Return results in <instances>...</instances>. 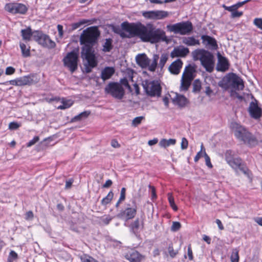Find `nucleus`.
Returning <instances> with one entry per match:
<instances>
[{
	"label": "nucleus",
	"instance_id": "46",
	"mask_svg": "<svg viewBox=\"0 0 262 262\" xmlns=\"http://www.w3.org/2000/svg\"><path fill=\"white\" fill-rule=\"evenodd\" d=\"M112 219L113 217L108 215H104L100 218L101 222L105 225H108Z\"/></svg>",
	"mask_w": 262,
	"mask_h": 262
},
{
	"label": "nucleus",
	"instance_id": "53",
	"mask_svg": "<svg viewBox=\"0 0 262 262\" xmlns=\"http://www.w3.org/2000/svg\"><path fill=\"white\" fill-rule=\"evenodd\" d=\"M20 125L16 122H11L9 124V128L11 130H15L20 127Z\"/></svg>",
	"mask_w": 262,
	"mask_h": 262
},
{
	"label": "nucleus",
	"instance_id": "56",
	"mask_svg": "<svg viewBox=\"0 0 262 262\" xmlns=\"http://www.w3.org/2000/svg\"><path fill=\"white\" fill-rule=\"evenodd\" d=\"M15 72V69L12 67H8L5 71V74L7 75L13 74Z\"/></svg>",
	"mask_w": 262,
	"mask_h": 262
},
{
	"label": "nucleus",
	"instance_id": "8",
	"mask_svg": "<svg viewBox=\"0 0 262 262\" xmlns=\"http://www.w3.org/2000/svg\"><path fill=\"white\" fill-rule=\"evenodd\" d=\"M106 94L111 95L113 97L121 100L124 97L125 91L122 85L118 82H111L105 88Z\"/></svg>",
	"mask_w": 262,
	"mask_h": 262
},
{
	"label": "nucleus",
	"instance_id": "62",
	"mask_svg": "<svg viewBox=\"0 0 262 262\" xmlns=\"http://www.w3.org/2000/svg\"><path fill=\"white\" fill-rule=\"evenodd\" d=\"M113 184V182L111 180H107L105 183L103 185V188H108L110 187Z\"/></svg>",
	"mask_w": 262,
	"mask_h": 262
},
{
	"label": "nucleus",
	"instance_id": "21",
	"mask_svg": "<svg viewBox=\"0 0 262 262\" xmlns=\"http://www.w3.org/2000/svg\"><path fill=\"white\" fill-rule=\"evenodd\" d=\"M34 75H30L18 78L19 86L25 85H32L37 82L36 79Z\"/></svg>",
	"mask_w": 262,
	"mask_h": 262
},
{
	"label": "nucleus",
	"instance_id": "20",
	"mask_svg": "<svg viewBox=\"0 0 262 262\" xmlns=\"http://www.w3.org/2000/svg\"><path fill=\"white\" fill-rule=\"evenodd\" d=\"M183 62L180 59H177L172 62L168 68L169 72L173 75H178L182 68Z\"/></svg>",
	"mask_w": 262,
	"mask_h": 262
},
{
	"label": "nucleus",
	"instance_id": "19",
	"mask_svg": "<svg viewBox=\"0 0 262 262\" xmlns=\"http://www.w3.org/2000/svg\"><path fill=\"white\" fill-rule=\"evenodd\" d=\"M201 39H202V43L207 48L211 50L217 49V41L214 38L207 35H203L201 36Z\"/></svg>",
	"mask_w": 262,
	"mask_h": 262
},
{
	"label": "nucleus",
	"instance_id": "59",
	"mask_svg": "<svg viewBox=\"0 0 262 262\" xmlns=\"http://www.w3.org/2000/svg\"><path fill=\"white\" fill-rule=\"evenodd\" d=\"M148 187L151 189V199L154 200L157 198V195L156 192V189L154 186H151L150 185H148Z\"/></svg>",
	"mask_w": 262,
	"mask_h": 262
},
{
	"label": "nucleus",
	"instance_id": "27",
	"mask_svg": "<svg viewBox=\"0 0 262 262\" xmlns=\"http://www.w3.org/2000/svg\"><path fill=\"white\" fill-rule=\"evenodd\" d=\"M194 72L195 69L194 67L191 64H188L185 67L182 76L185 77V78L193 79L194 78Z\"/></svg>",
	"mask_w": 262,
	"mask_h": 262
},
{
	"label": "nucleus",
	"instance_id": "3",
	"mask_svg": "<svg viewBox=\"0 0 262 262\" xmlns=\"http://www.w3.org/2000/svg\"><path fill=\"white\" fill-rule=\"evenodd\" d=\"M230 128L234 132L235 136L239 140L249 146H254L257 144L256 138L249 133L246 128L236 122H232L230 125Z\"/></svg>",
	"mask_w": 262,
	"mask_h": 262
},
{
	"label": "nucleus",
	"instance_id": "10",
	"mask_svg": "<svg viewBox=\"0 0 262 262\" xmlns=\"http://www.w3.org/2000/svg\"><path fill=\"white\" fill-rule=\"evenodd\" d=\"M34 40L43 47L48 49H53L56 46L55 42L51 39L49 36L40 31H34Z\"/></svg>",
	"mask_w": 262,
	"mask_h": 262
},
{
	"label": "nucleus",
	"instance_id": "9",
	"mask_svg": "<svg viewBox=\"0 0 262 262\" xmlns=\"http://www.w3.org/2000/svg\"><path fill=\"white\" fill-rule=\"evenodd\" d=\"M226 81L225 87L230 86L236 90H243L244 88V83L243 79L233 73L228 74L224 79Z\"/></svg>",
	"mask_w": 262,
	"mask_h": 262
},
{
	"label": "nucleus",
	"instance_id": "43",
	"mask_svg": "<svg viewBox=\"0 0 262 262\" xmlns=\"http://www.w3.org/2000/svg\"><path fill=\"white\" fill-rule=\"evenodd\" d=\"M17 258V254L14 251L11 250L7 258V262H13L14 260H16Z\"/></svg>",
	"mask_w": 262,
	"mask_h": 262
},
{
	"label": "nucleus",
	"instance_id": "36",
	"mask_svg": "<svg viewBox=\"0 0 262 262\" xmlns=\"http://www.w3.org/2000/svg\"><path fill=\"white\" fill-rule=\"evenodd\" d=\"M113 196L114 193L112 191H110L107 194V195L101 200V205L104 206L109 204L113 199Z\"/></svg>",
	"mask_w": 262,
	"mask_h": 262
},
{
	"label": "nucleus",
	"instance_id": "64",
	"mask_svg": "<svg viewBox=\"0 0 262 262\" xmlns=\"http://www.w3.org/2000/svg\"><path fill=\"white\" fill-rule=\"evenodd\" d=\"M111 145L114 148H118L120 146L118 142L116 140H113L111 141Z\"/></svg>",
	"mask_w": 262,
	"mask_h": 262
},
{
	"label": "nucleus",
	"instance_id": "61",
	"mask_svg": "<svg viewBox=\"0 0 262 262\" xmlns=\"http://www.w3.org/2000/svg\"><path fill=\"white\" fill-rule=\"evenodd\" d=\"M187 253H188V256L189 259L191 260H192L193 258L192 251L191 250V248L190 245L188 247Z\"/></svg>",
	"mask_w": 262,
	"mask_h": 262
},
{
	"label": "nucleus",
	"instance_id": "11",
	"mask_svg": "<svg viewBox=\"0 0 262 262\" xmlns=\"http://www.w3.org/2000/svg\"><path fill=\"white\" fill-rule=\"evenodd\" d=\"M142 85L145 92L148 96L151 97L160 96L161 87L158 81L145 80Z\"/></svg>",
	"mask_w": 262,
	"mask_h": 262
},
{
	"label": "nucleus",
	"instance_id": "26",
	"mask_svg": "<svg viewBox=\"0 0 262 262\" xmlns=\"http://www.w3.org/2000/svg\"><path fill=\"white\" fill-rule=\"evenodd\" d=\"M21 35L23 40L26 41H30L31 37L34 39V31H32V29L30 27L21 30Z\"/></svg>",
	"mask_w": 262,
	"mask_h": 262
},
{
	"label": "nucleus",
	"instance_id": "35",
	"mask_svg": "<svg viewBox=\"0 0 262 262\" xmlns=\"http://www.w3.org/2000/svg\"><path fill=\"white\" fill-rule=\"evenodd\" d=\"M20 48L21 51L22 55L24 57H27L30 56V47H27L26 45L24 43L20 42Z\"/></svg>",
	"mask_w": 262,
	"mask_h": 262
},
{
	"label": "nucleus",
	"instance_id": "63",
	"mask_svg": "<svg viewBox=\"0 0 262 262\" xmlns=\"http://www.w3.org/2000/svg\"><path fill=\"white\" fill-rule=\"evenodd\" d=\"M33 217V213L32 211H29L26 213V219L31 220Z\"/></svg>",
	"mask_w": 262,
	"mask_h": 262
},
{
	"label": "nucleus",
	"instance_id": "49",
	"mask_svg": "<svg viewBox=\"0 0 262 262\" xmlns=\"http://www.w3.org/2000/svg\"><path fill=\"white\" fill-rule=\"evenodd\" d=\"M181 227V225L179 222H173L171 227V230L173 232L178 231Z\"/></svg>",
	"mask_w": 262,
	"mask_h": 262
},
{
	"label": "nucleus",
	"instance_id": "22",
	"mask_svg": "<svg viewBox=\"0 0 262 262\" xmlns=\"http://www.w3.org/2000/svg\"><path fill=\"white\" fill-rule=\"evenodd\" d=\"M136 60L137 64L142 68H147L150 62V59L145 54H138Z\"/></svg>",
	"mask_w": 262,
	"mask_h": 262
},
{
	"label": "nucleus",
	"instance_id": "40",
	"mask_svg": "<svg viewBox=\"0 0 262 262\" xmlns=\"http://www.w3.org/2000/svg\"><path fill=\"white\" fill-rule=\"evenodd\" d=\"M139 220L136 219L130 225V231L135 234H136L139 228Z\"/></svg>",
	"mask_w": 262,
	"mask_h": 262
},
{
	"label": "nucleus",
	"instance_id": "50",
	"mask_svg": "<svg viewBox=\"0 0 262 262\" xmlns=\"http://www.w3.org/2000/svg\"><path fill=\"white\" fill-rule=\"evenodd\" d=\"M203 155H204V156L205 159V162H206V165L208 167H209V168H212V164L211 163L210 157L206 154V152L205 151V150H204V151H203Z\"/></svg>",
	"mask_w": 262,
	"mask_h": 262
},
{
	"label": "nucleus",
	"instance_id": "18",
	"mask_svg": "<svg viewBox=\"0 0 262 262\" xmlns=\"http://www.w3.org/2000/svg\"><path fill=\"white\" fill-rule=\"evenodd\" d=\"M217 63L216 70L220 72H225L229 68V63L227 58L223 56L220 53H217Z\"/></svg>",
	"mask_w": 262,
	"mask_h": 262
},
{
	"label": "nucleus",
	"instance_id": "32",
	"mask_svg": "<svg viewBox=\"0 0 262 262\" xmlns=\"http://www.w3.org/2000/svg\"><path fill=\"white\" fill-rule=\"evenodd\" d=\"M159 58V56L157 54H154L152 57V63L147 67L148 69L150 72H154L156 70V69L158 65V60Z\"/></svg>",
	"mask_w": 262,
	"mask_h": 262
},
{
	"label": "nucleus",
	"instance_id": "1",
	"mask_svg": "<svg viewBox=\"0 0 262 262\" xmlns=\"http://www.w3.org/2000/svg\"><path fill=\"white\" fill-rule=\"evenodd\" d=\"M121 26L123 30L129 34V35H127L121 30L119 35L123 38L137 36L143 42L151 43L167 40L165 32L161 29H156L150 24L145 26L141 23L135 24L124 21Z\"/></svg>",
	"mask_w": 262,
	"mask_h": 262
},
{
	"label": "nucleus",
	"instance_id": "33",
	"mask_svg": "<svg viewBox=\"0 0 262 262\" xmlns=\"http://www.w3.org/2000/svg\"><path fill=\"white\" fill-rule=\"evenodd\" d=\"M90 114L89 111H84L72 119V122H77L86 118Z\"/></svg>",
	"mask_w": 262,
	"mask_h": 262
},
{
	"label": "nucleus",
	"instance_id": "39",
	"mask_svg": "<svg viewBox=\"0 0 262 262\" xmlns=\"http://www.w3.org/2000/svg\"><path fill=\"white\" fill-rule=\"evenodd\" d=\"M238 250L237 248L233 249L230 256L231 262H239V256L238 254Z\"/></svg>",
	"mask_w": 262,
	"mask_h": 262
},
{
	"label": "nucleus",
	"instance_id": "2",
	"mask_svg": "<svg viewBox=\"0 0 262 262\" xmlns=\"http://www.w3.org/2000/svg\"><path fill=\"white\" fill-rule=\"evenodd\" d=\"M194 60H200L205 70L211 73L214 68L215 59L212 53L203 49H198L192 52Z\"/></svg>",
	"mask_w": 262,
	"mask_h": 262
},
{
	"label": "nucleus",
	"instance_id": "17",
	"mask_svg": "<svg viewBox=\"0 0 262 262\" xmlns=\"http://www.w3.org/2000/svg\"><path fill=\"white\" fill-rule=\"evenodd\" d=\"M189 53L188 48L182 46L174 47L170 53V57L172 58L176 57H185Z\"/></svg>",
	"mask_w": 262,
	"mask_h": 262
},
{
	"label": "nucleus",
	"instance_id": "28",
	"mask_svg": "<svg viewBox=\"0 0 262 262\" xmlns=\"http://www.w3.org/2000/svg\"><path fill=\"white\" fill-rule=\"evenodd\" d=\"M182 42L188 46H199L200 45V41L196 39L193 36L183 37Z\"/></svg>",
	"mask_w": 262,
	"mask_h": 262
},
{
	"label": "nucleus",
	"instance_id": "51",
	"mask_svg": "<svg viewBox=\"0 0 262 262\" xmlns=\"http://www.w3.org/2000/svg\"><path fill=\"white\" fill-rule=\"evenodd\" d=\"M121 85H124L125 86L128 90L131 91V87L128 83V81L126 78H124L121 79L120 81Z\"/></svg>",
	"mask_w": 262,
	"mask_h": 262
},
{
	"label": "nucleus",
	"instance_id": "5",
	"mask_svg": "<svg viewBox=\"0 0 262 262\" xmlns=\"http://www.w3.org/2000/svg\"><path fill=\"white\" fill-rule=\"evenodd\" d=\"M100 33L97 27H91L83 30L80 37V43L83 46H89L93 49V46L97 42Z\"/></svg>",
	"mask_w": 262,
	"mask_h": 262
},
{
	"label": "nucleus",
	"instance_id": "47",
	"mask_svg": "<svg viewBox=\"0 0 262 262\" xmlns=\"http://www.w3.org/2000/svg\"><path fill=\"white\" fill-rule=\"evenodd\" d=\"M204 150H205V149H204L203 143H202L201 146V150L197 153L196 155L194 157V162H198L199 161V160L200 159V158L201 157H202L203 155L204 156L203 151Z\"/></svg>",
	"mask_w": 262,
	"mask_h": 262
},
{
	"label": "nucleus",
	"instance_id": "48",
	"mask_svg": "<svg viewBox=\"0 0 262 262\" xmlns=\"http://www.w3.org/2000/svg\"><path fill=\"white\" fill-rule=\"evenodd\" d=\"M168 251L170 256L172 258H174L178 254V251L174 250L173 246L171 244L169 245L168 248Z\"/></svg>",
	"mask_w": 262,
	"mask_h": 262
},
{
	"label": "nucleus",
	"instance_id": "52",
	"mask_svg": "<svg viewBox=\"0 0 262 262\" xmlns=\"http://www.w3.org/2000/svg\"><path fill=\"white\" fill-rule=\"evenodd\" d=\"M253 23L258 28L262 30V18H255Z\"/></svg>",
	"mask_w": 262,
	"mask_h": 262
},
{
	"label": "nucleus",
	"instance_id": "58",
	"mask_svg": "<svg viewBox=\"0 0 262 262\" xmlns=\"http://www.w3.org/2000/svg\"><path fill=\"white\" fill-rule=\"evenodd\" d=\"M8 83L12 85L19 86L18 78L6 82V84H7Z\"/></svg>",
	"mask_w": 262,
	"mask_h": 262
},
{
	"label": "nucleus",
	"instance_id": "31",
	"mask_svg": "<svg viewBox=\"0 0 262 262\" xmlns=\"http://www.w3.org/2000/svg\"><path fill=\"white\" fill-rule=\"evenodd\" d=\"M112 43H113L112 39L106 38L105 39V41L103 45L102 51L104 52H110L113 48Z\"/></svg>",
	"mask_w": 262,
	"mask_h": 262
},
{
	"label": "nucleus",
	"instance_id": "23",
	"mask_svg": "<svg viewBox=\"0 0 262 262\" xmlns=\"http://www.w3.org/2000/svg\"><path fill=\"white\" fill-rule=\"evenodd\" d=\"M125 257L130 262H140L142 259V256L136 250L129 252L125 255Z\"/></svg>",
	"mask_w": 262,
	"mask_h": 262
},
{
	"label": "nucleus",
	"instance_id": "41",
	"mask_svg": "<svg viewBox=\"0 0 262 262\" xmlns=\"http://www.w3.org/2000/svg\"><path fill=\"white\" fill-rule=\"evenodd\" d=\"M193 90L192 92L193 93H199L201 91V82L199 79H195L193 83Z\"/></svg>",
	"mask_w": 262,
	"mask_h": 262
},
{
	"label": "nucleus",
	"instance_id": "37",
	"mask_svg": "<svg viewBox=\"0 0 262 262\" xmlns=\"http://www.w3.org/2000/svg\"><path fill=\"white\" fill-rule=\"evenodd\" d=\"M168 59V54L167 53H163L161 54L159 63V67L160 68L161 70L163 69Z\"/></svg>",
	"mask_w": 262,
	"mask_h": 262
},
{
	"label": "nucleus",
	"instance_id": "30",
	"mask_svg": "<svg viewBox=\"0 0 262 262\" xmlns=\"http://www.w3.org/2000/svg\"><path fill=\"white\" fill-rule=\"evenodd\" d=\"M176 143V140L174 139H169L168 140L163 139L160 141L159 146L161 147L166 148L171 145H174Z\"/></svg>",
	"mask_w": 262,
	"mask_h": 262
},
{
	"label": "nucleus",
	"instance_id": "34",
	"mask_svg": "<svg viewBox=\"0 0 262 262\" xmlns=\"http://www.w3.org/2000/svg\"><path fill=\"white\" fill-rule=\"evenodd\" d=\"M61 104L57 106V109L58 110H64L71 107L73 104V102L71 100H65L62 99L61 100Z\"/></svg>",
	"mask_w": 262,
	"mask_h": 262
},
{
	"label": "nucleus",
	"instance_id": "4",
	"mask_svg": "<svg viewBox=\"0 0 262 262\" xmlns=\"http://www.w3.org/2000/svg\"><path fill=\"white\" fill-rule=\"evenodd\" d=\"M95 51L89 46H82L81 51V57L82 59L85 67V71L86 73H89L92 71V69L97 66V60L95 54Z\"/></svg>",
	"mask_w": 262,
	"mask_h": 262
},
{
	"label": "nucleus",
	"instance_id": "38",
	"mask_svg": "<svg viewBox=\"0 0 262 262\" xmlns=\"http://www.w3.org/2000/svg\"><path fill=\"white\" fill-rule=\"evenodd\" d=\"M89 22V20L87 19H82L78 22H76L71 25V29L72 30H75L78 28H79L82 26L87 24Z\"/></svg>",
	"mask_w": 262,
	"mask_h": 262
},
{
	"label": "nucleus",
	"instance_id": "13",
	"mask_svg": "<svg viewBox=\"0 0 262 262\" xmlns=\"http://www.w3.org/2000/svg\"><path fill=\"white\" fill-rule=\"evenodd\" d=\"M227 163L235 171H237L238 170H239L248 178L250 177L251 172L245 164V163L243 162L242 159L241 158H233Z\"/></svg>",
	"mask_w": 262,
	"mask_h": 262
},
{
	"label": "nucleus",
	"instance_id": "55",
	"mask_svg": "<svg viewBox=\"0 0 262 262\" xmlns=\"http://www.w3.org/2000/svg\"><path fill=\"white\" fill-rule=\"evenodd\" d=\"M188 143L187 140L185 138L182 139L181 143V148L182 149H186L188 147Z\"/></svg>",
	"mask_w": 262,
	"mask_h": 262
},
{
	"label": "nucleus",
	"instance_id": "24",
	"mask_svg": "<svg viewBox=\"0 0 262 262\" xmlns=\"http://www.w3.org/2000/svg\"><path fill=\"white\" fill-rule=\"evenodd\" d=\"M172 102L177 104L181 107H183L188 103V100L183 95H180L177 93L176 96L172 98Z\"/></svg>",
	"mask_w": 262,
	"mask_h": 262
},
{
	"label": "nucleus",
	"instance_id": "44",
	"mask_svg": "<svg viewBox=\"0 0 262 262\" xmlns=\"http://www.w3.org/2000/svg\"><path fill=\"white\" fill-rule=\"evenodd\" d=\"M235 153L233 151L231 150H227L225 152V160L228 163L229 161L231 160L233 158H235L234 156Z\"/></svg>",
	"mask_w": 262,
	"mask_h": 262
},
{
	"label": "nucleus",
	"instance_id": "60",
	"mask_svg": "<svg viewBox=\"0 0 262 262\" xmlns=\"http://www.w3.org/2000/svg\"><path fill=\"white\" fill-rule=\"evenodd\" d=\"M57 30L60 37H62L63 35V26L61 25H57Z\"/></svg>",
	"mask_w": 262,
	"mask_h": 262
},
{
	"label": "nucleus",
	"instance_id": "14",
	"mask_svg": "<svg viewBox=\"0 0 262 262\" xmlns=\"http://www.w3.org/2000/svg\"><path fill=\"white\" fill-rule=\"evenodd\" d=\"M5 9L12 14H25L28 10V8L24 4L13 3L7 4L5 6Z\"/></svg>",
	"mask_w": 262,
	"mask_h": 262
},
{
	"label": "nucleus",
	"instance_id": "57",
	"mask_svg": "<svg viewBox=\"0 0 262 262\" xmlns=\"http://www.w3.org/2000/svg\"><path fill=\"white\" fill-rule=\"evenodd\" d=\"M243 12L242 11H237L235 10L234 12L231 13V17L232 18H236V17H239L242 15H243Z\"/></svg>",
	"mask_w": 262,
	"mask_h": 262
},
{
	"label": "nucleus",
	"instance_id": "45",
	"mask_svg": "<svg viewBox=\"0 0 262 262\" xmlns=\"http://www.w3.org/2000/svg\"><path fill=\"white\" fill-rule=\"evenodd\" d=\"M144 119V117L143 116H139L135 118L132 121V125L134 126H137L139 125L142 121Z\"/></svg>",
	"mask_w": 262,
	"mask_h": 262
},
{
	"label": "nucleus",
	"instance_id": "7",
	"mask_svg": "<svg viewBox=\"0 0 262 262\" xmlns=\"http://www.w3.org/2000/svg\"><path fill=\"white\" fill-rule=\"evenodd\" d=\"M79 52L78 49H74L68 52L63 58L62 61L65 67L73 73L78 68Z\"/></svg>",
	"mask_w": 262,
	"mask_h": 262
},
{
	"label": "nucleus",
	"instance_id": "29",
	"mask_svg": "<svg viewBox=\"0 0 262 262\" xmlns=\"http://www.w3.org/2000/svg\"><path fill=\"white\" fill-rule=\"evenodd\" d=\"M193 80V79H191L188 78H185V77L182 76L180 85L181 91H187L189 86H190Z\"/></svg>",
	"mask_w": 262,
	"mask_h": 262
},
{
	"label": "nucleus",
	"instance_id": "15",
	"mask_svg": "<svg viewBox=\"0 0 262 262\" xmlns=\"http://www.w3.org/2000/svg\"><path fill=\"white\" fill-rule=\"evenodd\" d=\"M250 117L254 119H259L262 116V110L258 105V101L254 99L251 101L248 109Z\"/></svg>",
	"mask_w": 262,
	"mask_h": 262
},
{
	"label": "nucleus",
	"instance_id": "25",
	"mask_svg": "<svg viewBox=\"0 0 262 262\" xmlns=\"http://www.w3.org/2000/svg\"><path fill=\"white\" fill-rule=\"evenodd\" d=\"M115 73V69L113 67H105L101 71V78L103 81L110 79Z\"/></svg>",
	"mask_w": 262,
	"mask_h": 262
},
{
	"label": "nucleus",
	"instance_id": "16",
	"mask_svg": "<svg viewBox=\"0 0 262 262\" xmlns=\"http://www.w3.org/2000/svg\"><path fill=\"white\" fill-rule=\"evenodd\" d=\"M142 15L148 19H162L167 17L168 13L163 10H155L143 12Z\"/></svg>",
	"mask_w": 262,
	"mask_h": 262
},
{
	"label": "nucleus",
	"instance_id": "42",
	"mask_svg": "<svg viewBox=\"0 0 262 262\" xmlns=\"http://www.w3.org/2000/svg\"><path fill=\"white\" fill-rule=\"evenodd\" d=\"M81 262H99L91 256L88 254H83L80 257Z\"/></svg>",
	"mask_w": 262,
	"mask_h": 262
},
{
	"label": "nucleus",
	"instance_id": "12",
	"mask_svg": "<svg viewBox=\"0 0 262 262\" xmlns=\"http://www.w3.org/2000/svg\"><path fill=\"white\" fill-rule=\"evenodd\" d=\"M133 203L134 205L132 207L130 204H126V207L121 210L116 215V217L126 221L134 218L137 213V206L135 200L133 201Z\"/></svg>",
	"mask_w": 262,
	"mask_h": 262
},
{
	"label": "nucleus",
	"instance_id": "6",
	"mask_svg": "<svg viewBox=\"0 0 262 262\" xmlns=\"http://www.w3.org/2000/svg\"><path fill=\"white\" fill-rule=\"evenodd\" d=\"M166 27L169 32L181 35L190 34L193 29L192 24L190 21H181L173 25H169Z\"/></svg>",
	"mask_w": 262,
	"mask_h": 262
},
{
	"label": "nucleus",
	"instance_id": "54",
	"mask_svg": "<svg viewBox=\"0 0 262 262\" xmlns=\"http://www.w3.org/2000/svg\"><path fill=\"white\" fill-rule=\"evenodd\" d=\"M39 140V138L38 136H35L33 139L28 142L27 144V147H31L32 145H34L36 142H37Z\"/></svg>",
	"mask_w": 262,
	"mask_h": 262
}]
</instances>
